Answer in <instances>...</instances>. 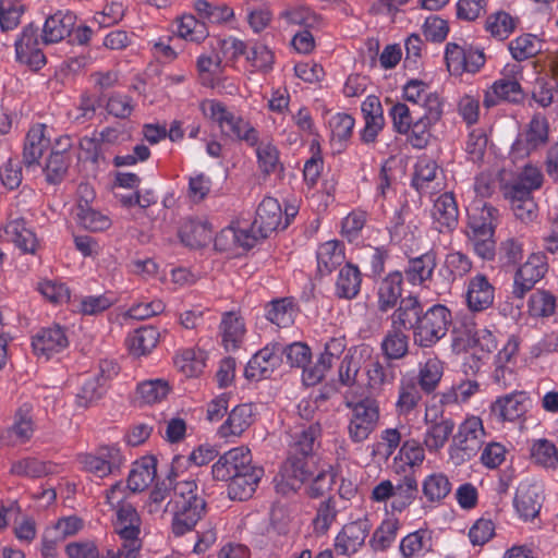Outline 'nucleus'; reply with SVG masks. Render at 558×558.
<instances>
[{
    "label": "nucleus",
    "instance_id": "cd10ccee",
    "mask_svg": "<svg viewBox=\"0 0 558 558\" xmlns=\"http://www.w3.org/2000/svg\"><path fill=\"white\" fill-rule=\"evenodd\" d=\"M344 260V245L340 241L330 240L319 245L317 250V270L322 276L331 274Z\"/></svg>",
    "mask_w": 558,
    "mask_h": 558
},
{
    "label": "nucleus",
    "instance_id": "6e6d98bb",
    "mask_svg": "<svg viewBox=\"0 0 558 558\" xmlns=\"http://www.w3.org/2000/svg\"><path fill=\"white\" fill-rule=\"evenodd\" d=\"M532 95L542 107L550 106L558 100V78L553 74L537 78Z\"/></svg>",
    "mask_w": 558,
    "mask_h": 558
},
{
    "label": "nucleus",
    "instance_id": "8fccbe9b",
    "mask_svg": "<svg viewBox=\"0 0 558 558\" xmlns=\"http://www.w3.org/2000/svg\"><path fill=\"white\" fill-rule=\"evenodd\" d=\"M452 485L444 473H433L422 483V492L429 502H440L451 492Z\"/></svg>",
    "mask_w": 558,
    "mask_h": 558
},
{
    "label": "nucleus",
    "instance_id": "4d7b16f0",
    "mask_svg": "<svg viewBox=\"0 0 558 558\" xmlns=\"http://www.w3.org/2000/svg\"><path fill=\"white\" fill-rule=\"evenodd\" d=\"M542 50V43L537 36L524 34L509 44V51L513 59L523 61L536 56Z\"/></svg>",
    "mask_w": 558,
    "mask_h": 558
},
{
    "label": "nucleus",
    "instance_id": "37998d69",
    "mask_svg": "<svg viewBox=\"0 0 558 558\" xmlns=\"http://www.w3.org/2000/svg\"><path fill=\"white\" fill-rule=\"evenodd\" d=\"M338 513L339 510L336 499L328 498L320 501L316 507V514L312 520L313 532L315 535H326L331 525L336 522Z\"/></svg>",
    "mask_w": 558,
    "mask_h": 558
},
{
    "label": "nucleus",
    "instance_id": "2f4dec72",
    "mask_svg": "<svg viewBox=\"0 0 558 558\" xmlns=\"http://www.w3.org/2000/svg\"><path fill=\"white\" fill-rule=\"evenodd\" d=\"M436 265V256L432 252L410 259L405 269L408 281L412 284H424L432 279Z\"/></svg>",
    "mask_w": 558,
    "mask_h": 558
},
{
    "label": "nucleus",
    "instance_id": "6ab92c4d",
    "mask_svg": "<svg viewBox=\"0 0 558 558\" xmlns=\"http://www.w3.org/2000/svg\"><path fill=\"white\" fill-rule=\"evenodd\" d=\"M432 217L439 232H451L459 221V210L452 193L446 192L434 202Z\"/></svg>",
    "mask_w": 558,
    "mask_h": 558
},
{
    "label": "nucleus",
    "instance_id": "c9c22d12",
    "mask_svg": "<svg viewBox=\"0 0 558 558\" xmlns=\"http://www.w3.org/2000/svg\"><path fill=\"white\" fill-rule=\"evenodd\" d=\"M220 330L225 348L235 350L245 333L243 319L234 312H227L222 316Z\"/></svg>",
    "mask_w": 558,
    "mask_h": 558
},
{
    "label": "nucleus",
    "instance_id": "4468645a",
    "mask_svg": "<svg viewBox=\"0 0 558 558\" xmlns=\"http://www.w3.org/2000/svg\"><path fill=\"white\" fill-rule=\"evenodd\" d=\"M5 236L22 254L36 255L40 241L33 228L23 218L9 221L4 228Z\"/></svg>",
    "mask_w": 558,
    "mask_h": 558
},
{
    "label": "nucleus",
    "instance_id": "79ce46f5",
    "mask_svg": "<svg viewBox=\"0 0 558 558\" xmlns=\"http://www.w3.org/2000/svg\"><path fill=\"white\" fill-rule=\"evenodd\" d=\"M175 481V477L169 475L161 483L156 484L146 504L147 511L150 514L161 518L168 508H170L168 504L163 506V502L167 498L171 499L173 496V484Z\"/></svg>",
    "mask_w": 558,
    "mask_h": 558
},
{
    "label": "nucleus",
    "instance_id": "e433bc0d",
    "mask_svg": "<svg viewBox=\"0 0 558 558\" xmlns=\"http://www.w3.org/2000/svg\"><path fill=\"white\" fill-rule=\"evenodd\" d=\"M361 272L352 264H345L339 271L336 281V294L342 299H354L361 289Z\"/></svg>",
    "mask_w": 558,
    "mask_h": 558
},
{
    "label": "nucleus",
    "instance_id": "338daca9",
    "mask_svg": "<svg viewBox=\"0 0 558 558\" xmlns=\"http://www.w3.org/2000/svg\"><path fill=\"white\" fill-rule=\"evenodd\" d=\"M532 459L544 468H556L558 464V450L547 439L536 440L531 448Z\"/></svg>",
    "mask_w": 558,
    "mask_h": 558
},
{
    "label": "nucleus",
    "instance_id": "bb28decb",
    "mask_svg": "<svg viewBox=\"0 0 558 558\" xmlns=\"http://www.w3.org/2000/svg\"><path fill=\"white\" fill-rule=\"evenodd\" d=\"M498 221V210L492 205L474 206L469 211V231L470 234L487 235L494 233Z\"/></svg>",
    "mask_w": 558,
    "mask_h": 558
},
{
    "label": "nucleus",
    "instance_id": "3c124183",
    "mask_svg": "<svg viewBox=\"0 0 558 558\" xmlns=\"http://www.w3.org/2000/svg\"><path fill=\"white\" fill-rule=\"evenodd\" d=\"M252 147H255L258 166L263 172H275L280 167L279 150L271 138L257 136V144Z\"/></svg>",
    "mask_w": 558,
    "mask_h": 558
},
{
    "label": "nucleus",
    "instance_id": "6e6552de",
    "mask_svg": "<svg viewBox=\"0 0 558 558\" xmlns=\"http://www.w3.org/2000/svg\"><path fill=\"white\" fill-rule=\"evenodd\" d=\"M40 41L38 27L28 24L23 28L15 41L16 59L21 64L29 66L31 70H40L46 64V57L39 48Z\"/></svg>",
    "mask_w": 558,
    "mask_h": 558
},
{
    "label": "nucleus",
    "instance_id": "864d4df0",
    "mask_svg": "<svg viewBox=\"0 0 558 558\" xmlns=\"http://www.w3.org/2000/svg\"><path fill=\"white\" fill-rule=\"evenodd\" d=\"M432 532L420 529L410 533L401 541L400 551L404 557L409 558L421 553H428L432 550Z\"/></svg>",
    "mask_w": 558,
    "mask_h": 558
},
{
    "label": "nucleus",
    "instance_id": "39448f33",
    "mask_svg": "<svg viewBox=\"0 0 558 558\" xmlns=\"http://www.w3.org/2000/svg\"><path fill=\"white\" fill-rule=\"evenodd\" d=\"M114 527L117 533L124 541L123 547L119 550V555L125 558H133L141 547L138 539L141 533V518L131 504L123 505L117 510Z\"/></svg>",
    "mask_w": 558,
    "mask_h": 558
},
{
    "label": "nucleus",
    "instance_id": "49530a36",
    "mask_svg": "<svg viewBox=\"0 0 558 558\" xmlns=\"http://www.w3.org/2000/svg\"><path fill=\"white\" fill-rule=\"evenodd\" d=\"M56 472V465L51 462L40 461L36 458H24L11 465V473L17 476L39 478Z\"/></svg>",
    "mask_w": 558,
    "mask_h": 558
},
{
    "label": "nucleus",
    "instance_id": "4c0bfd02",
    "mask_svg": "<svg viewBox=\"0 0 558 558\" xmlns=\"http://www.w3.org/2000/svg\"><path fill=\"white\" fill-rule=\"evenodd\" d=\"M504 193L518 219L531 221L536 217L537 205L532 194H526V192L517 189H504Z\"/></svg>",
    "mask_w": 558,
    "mask_h": 558
},
{
    "label": "nucleus",
    "instance_id": "de8ad7c7",
    "mask_svg": "<svg viewBox=\"0 0 558 558\" xmlns=\"http://www.w3.org/2000/svg\"><path fill=\"white\" fill-rule=\"evenodd\" d=\"M159 340V332L155 327L147 326L135 330L129 338V349L134 355H145L150 352Z\"/></svg>",
    "mask_w": 558,
    "mask_h": 558
},
{
    "label": "nucleus",
    "instance_id": "f03ea898",
    "mask_svg": "<svg viewBox=\"0 0 558 558\" xmlns=\"http://www.w3.org/2000/svg\"><path fill=\"white\" fill-rule=\"evenodd\" d=\"M199 110L206 119L217 123L227 136L243 141L248 146L257 144V131L248 121L235 116L222 102L204 99L199 104Z\"/></svg>",
    "mask_w": 558,
    "mask_h": 558
},
{
    "label": "nucleus",
    "instance_id": "774afa93",
    "mask_svg": "<svg viewBox=\"0 0 558 558\" xmlns=\"http://www.w3.org/2000/svg\"><path fill=\"white\" fill-rule=\"evenodd\" d=\"M76 220L83 228L90 231H102L110 226V220L105 215L81 203L76 208Z\"/></svg>",
    "mask_w": 558,
    "mask_h": 558
},
{
    "label": "nucleus",
    "instance_id": "603ef678",
    "mask_svg": "<svg viewBox=\"0 0 558 558\" xmlns=\"http://www.w3.org/2000/svg\"><path fill=\"white\" fill-rule=\"evenodd\" d=\"M476 325L471 317L458 319L452 329V344L459 350H466L477 343Z\"/></svg>",
    "mask_w": 558,
    "mask_h": 558
},
{
    "label": "nucleus",
    "instance_id": "f704fd0d",
    "mask_svg": "<svg viewBox=\"0 0 558 558\" xmlns=\"http://www.w3.org/2000/svg\"><path fill=\"white\" fill-rule=\"evenodd\" d=\"M514 506L523 519L535 518L541 509L538 487L534 485L520 486L514 498Z\"/></svg>",
    "mask_w": 558,
    "mask_h": 558
},
{
    "label": "nucleus",
    "instance_id": "a19ab883",
    "mask_svg": "<svg viewBox=\"0 0 558 558\" xmlns=\"http://www.w3.org/2000/svg\"><path fill=\"white\" fill-rule=\"evenodd\" d=\"M521 98V87L518 82L510 80H500L494 83L492 88L485 93L483 104L490 108L498 100L517 102Z\"/></svg>",
    "mask_w": 558,
    "mask_h": 558
},
{
    "label": "nucleus",
    "instance_id": "a878e982",
    "mask_svg": "<svg viewBox=\"0 0 558 558\" xmlns=\"http://www.w3.org/2000/svg\"><path fill=\"white\" fill-rule=\"evenodd\" d=\"M263 469L250 466L247 472H242L228 480V495L231 499L245 500L250 498L263 476Z\"/></svg>",
    "mask_w": 558,
    "mask_h": 558
},
{
    "label": "nucleus",
    "instance_id": "a211bd4d",
    "mask_svg": "<svg viewBox=\"0 0 558 558\" xmlns=\"http://www.w3.org/2000/svg\"><path fill=\"white\" fill-rule=\"evenodd\" d=\"M485 436L482 420L477 416L468 417L460 426L453 440L457 447L468 457L477 452Z\"/></svg>",
    "mask_w": 558,
    "mask_h": 558
},
{
    "label": "nucleus",
    "instance_id": "a18cd8bd",
    "mask_svg": "<svg viewBox=\"0 0 558 558\" xmlns=\"http://www.w3.org/2000/svg\"><path fill=\"white\" fill-rule=\"evenodd\" d=\"M175 33L180 38L192 43H201L207 38L209 32L205 22L197 20L192 14H183L175 22Z\"/></svg>",
    "mask_w": 558,
    "mask_h": 558
},
{
    "label": "nucleus",
    "instance_id": "72a5a7b5",
    "mask_svg": "<svg viewBox=\"0 0 558 558\" xmlns=\"http://www.w3.org/2000/svg\"><path fill=\"white\" fill-rule=\"evenodd\" d=\"M181 241L192 248L206 246L213 238V231L206 221L189 220L180 230Z\"/></svg>",
    "mask_w": 558,
    "mask_h": 558
},
{
    "label": "nucleus",
    "instance_id": "423d86ee",
    "mask_svg": "<svg viewBox=\"0 0 558 558\" xmlns=\"http://www.w3.org/2000/svg\"><path fill=\"white\" fill-rule=\"evenodd\" d=\"M77 461L84 471L104 478L120 469L123 457L118 447L101 446L95 452L78 454Z\"/></svg>",
    "mask_w": 558,
    "mask_h": 558
},
{
    "label": "nucleus",
    "instance_id": "7ed1b4c3",
    "mask_svg": "<svg viewBox=\"0 0 558 558\" xmlns=\"http://www.w3.org/2000/svg\"><path fill=\"white\" fill-rule=\"evenodd\" d=\"M451 320V313L445 305L436 304L423 311L413 335L414 343L422 348L433 347L447 335Z\"/></svg>",
    "mask_w": 558,
    "mask_h": 558
},
{
    "label": "nucleus",
    "instance_id": "393cba45",
    "mask_svg": "<svg viewBox=\"0 0 558 558\" xmlns=\"http://www.w3.org/2000/svg\"><path fill=\"white\" fill-rule=\"evenodd\" d=\"M425 422L428 427L424 435L423 442L429 451H438L448 441L454 429V422L449 417L441 416L440 420H429V413L425 414Z\"/></svg>",
    "mask_w": 558,
    "mask_h": 558
},
{
    "label": "nucleus",
    "instance_id": "aec40b11",
    "mask_svg": "<svg viewBox=\"0 0 558 558\" xmlns=\"http://www.w3.org/2000/svg\"><path fill=\"white\" fill-rule=\"evenodd\" d=\"M76 16L66 11H58L48 16L43 26L41 43L56 44L69 36L75 26Z\"/></svg>",
    "mask_w": 558,
    "mask_h": 558
},
{
    "label": "nucleus",
    "instance_id": "9d476101",
    "mask_svg": "<svg viewBox=\"0 0 558 558\" xmlns=\"http://www.w3.org/2000/svg\"><path fill=\"white\" fill-rule=\"evenodd\" d=\"M548 141V122L545 117L535 114L526 129L520 133L512 145L518 157L530 155L533 150L546 145Z\"/></svg>",
    "mask_w": 558,
    "mask_h": 558
},
{
    "label": "nucleus",
    "instance_id": "20e7f679",
    "mask_svg": "<svg viewBox=\"0 0 558 558\" xmlns=\"http://www.w3.org/2000/svg\"><path fill=\"white\" fill-rule=\"evenodd\" d=\"M351 414L348 433L354 442H363L376 429L379 421V408L375 400L365 398L360 401H347Z\"/></svg>",
    "mask_w": 558,
    "mask_h": 558
},
{
    "label": "nucleus",
    "instance_id": "2eb2a0df",
    "mask_svg": "<svg viewBox=\"0 0 558 558\" xmlns=\"http://www.w3.org/2000/svg\"><path fill=\"white\" fill-rule=\"evenodd\" d=\"M530 397L524 391H514L497 398L490 405L492 414L499 421L513 422L525 414Z\"/></svg>",
    "mask_w": 558,
    "mask_h": 558
},
{
    "label": "nucleus",
    "instance_id": "052dcab7",
    "mask_svg": "<svg viewBox=\"0 0 558 558\" xmlns=\"http://www.w3.org/2000/svg\"><path fill=\"white\" fill-rule=\"evenodd\" d=\"M177 367L187 377L197 376L205 367V352L187 349L175 357Z\"/></svg>",
    "mask_w": 558,
    "mask_h": 558
},
{
    "label": "nucleus",
    "instance_id": "c03bdc74",
    "mask_svg": "<svg viewBox=\"0 0 558 558\" xmlns=\"http://www.w3.org/2000/svg\"><path fill=\"white\" fill-rule=\"evenodd\" d=\"M33 433L32 408L28 404H24L17 410L13 425L8 429V435L13 442L24 444L31 439Z\"/></svg>",
    "mask_w": 558,
    "mask_h": 558
},
{
    "label": "nucleus",
    "instance_id": "c85d7f7f",
    "mask_svg": "<svg viewBox=\"0 0 558 558\" xmlns=\"http://www.w3.org/2000/svg\"><path fill=\"white\" fill-rule=\"evenodd\" d=\"M254 421L253 405L248 403L236 405L229 413L228 420L220 426L221 437L240 436Z\"/></svg>",
    "mask_w": 558,
    "mask_h": 558
},
{
    "label": "nucleus",
    "instance_id": "58836bf2",
    "mask_svg": "<svg viewBox=\"0 0 558 558\" xmlns=\"http://www.w3.org/2000/svg\"><path fill=\"white\" fill-rule=\"evenodd\" d=\"M320 432L322 428L318 422L312 423L299 432H295L290 451L293 454L310 457L317 447V439L320 436Z\"/></svg>",
    "mask_w": 558,
    "mask_h": 558
},
{
    "label": "nucleus",
    "instance_id": "5fc2aeb1",
    "mask_svg": "<svg viewBox=\"0 0 558 558\" xmlns=\"http://www.w3.org/2000/svg\"><path fill=\"white\" fill-rule=\"evenodd\" d=\"M544 181V175L539 168L533 165H526L518 174L515 180L505 185V189H517L524 191L526 194H532L533 191L538 190Z\"/></svg>",
    "mask_w": 558,
    "mask_h": 558
},
{
    "label": "nucleus",
    "instance_id": "473e14b6",
    "mask_svg": "<svg viewBox=\"0 0 558 558\" xmlns=\"http://www.w3.org/2000/svg\"><path fill=\"white\" fill-rule=\"evenodd\" d=\"M367 385L373 390L392 385L397 378V366L390 361L373 360L366 365Z\"/></svg>",
    "mask_w": 558,
    "mask_h": 558
},
{
    "label": "nucleus",
    "instance_id": "ddd939ff",
    "mask_svg": "<svg viewBox=\"0 0 558 558\" xmlns=\"http://www.w3.org/2000/svg\"><path fill=\"white\" fill-rule=\"evenodd\" d=\"M282 355V345H267L259 350L247 363L245 376L251 379H263L280 365Z\"/></svg>",
    "mask_w": 558,
    "mask_h": 558
},
{
    "label": "nucleus",
    "instance_id": "1a4fd4ad",
    "mask_svg": "<svg viewBox=\"0 0 558 558\" xmlns=\"http://www.w3.org/2000/svg\"><path fill=\"white\" fill-rule=\"evenodd\" d=\"M372 530L367 518H361L342 526L335 539L338 555L350 556L360 550Z\"/></svg>",
    "mask_w": 558,
    "mask_h": 558
},
{
    "label": "nucleus",
    "instance_id": "9b49d317",
    "mask_svg": "<svg viewBox=\"0 0 558 558\" xmlns=\"http://www.w3.org/2000/svg\"><path fill=\"white\" fill-rule=\"evenodd\" d=\"M252 466V454L248 448L238 447L229 450L213 465V476L218 481H228L233 476L247 472Z\"/></svg>",
    "mask_w": 558,
    "mask_h": 558
},
{
    "label": "nucleus",
    "instance_id": "13d9d810",
    "mask_svg": "<svg viewBox=\"0 0 558 558\" xmlns=\"http://www.w3.org/2000/svg\"><path fill=\"white\" fill-rule=\"evenodd\" d=\"M392 509L402 511L416 498L418 485L413 476H404L393 487Z\"/></svg>",
    "mask_w": 558,
    "mask_h": 558
},
{
    "label": "nucleus",
    "instance_id": "e2e57ef3",
    "mask_svg": "<svg viewBox=\"0 0 558 558\" xmlns=\"http://www.w3.org/2000/svg\"><path fill=\"white\" fill-rule=\"evenodd\" d=\"M442 376V363L437 357L428 359L420 368L418 383L422 390H435Z\"/></svg>",
    "mask_w": 558,
    "mask_h": 558
},
{
    "label": "nucleus",
    "instance_id": "09e8293b",
    "mask_svg": "<svg viewBox=\"0 0 558 558\" xmlns=\"http://www.w3.org/2000/svg\"><path fill=\"white\" fill-rule=\"evenodd\" d=\"M381 350L388 361L404 357L409 350V337L402 329L392 328L381 341Z\"/></svg>",
    "mask_w": 558,
    "mask_h": 558
},
{
    "label": "nucleus",
    "instance_id": "412c9836",
    "mask_svg": "<svg viewBox=\"0 0 558 558\" xmlns=\"http://www.w3.org/2000/svg\"><path fill=\"white\" fill-rule=\"evenodd\" d=\"M57 145H59L61 149H53L50 153L44 168L46 181L50 184H59L63 181L71 162V157L68 153V149L71 147L70 137L60 138Z\"/></svg>",
    "mask_w": 558,
    "mask_h": 558
},
{
    "label": "nucleus",
    "instance_id": "4be33fe9",
    "mask_svg": "<svg viewBox=\"0 0 558 558\" xmlns=\"http://www.w3.org/2000/svg\"><path fill=\"white\" fill-rule=\"evenodd\" d=\"M68 344L69 341L65 332L59 325L41 329L34 336L32 341L34 352L47 359L52 353H58L65 349Z\"/></svg>",
    "mask_w": 558,
    "mask_h": 558
},
{
    "label": "nucleus",
    "instance_id": "b1692460",
    "mask_svg": "<svg viewBox=\"0 0 558 558\" xmlns=\"http://www.w3.org/2000/svg\"><path fill=\"white\" fill-rule=\"evenodd\" d=\"M403 276L400 271L387 275L378 284L377 307L386 313L399 304L402 295Z\"/></svg>",
    "mask_w": 558,
    "mask_h": 558
},
{
    "label": "nucleus",
    "instance_id": "69168bd1",
    "mask_svg": "<svg viewBox=\"0 0 558 558\" xmlns=\"http://www.w3.org/2000/svg\"><path fill=\"white\" fill-rule=\"evenodd\" d=\"M295 316V310L292 301L289 299H282L271 303L267 311V318L278 327H289Z\"/></svg>",
    "mask_w": 558,
    "mask_h": 558
},
{
    "label": "nucleus",
    "instance_id": "f257e3e1",
    "mask_svg": "<svg viewBox=\"0 0 558 558\" xmlns=\"http://www.w3.org/2000/svg\"><path fill=\"white\" fill-rule=\"evenodd\" d=\"M202 489L193 480L175 481L173 496L168 501L172 513L171 531L177 537L183 536L196 526L206 512Z\"/></svg>",
    "mask_w": 558,
    "mask_h": 558
},
{
    "label": "nucleus",
    "instance_id": "ea45409f",
    "mask_svg": "<svg viewBox=\"0 0 558 558\" xmlns=\"http://www.w3.org/2000/svg\"><path fill=\"white\" fill-rule=\"evenodd\" d=\"M193 8L202 22L210 24H223L234 16L233 9L221 3L215 4L207 0H194Z\"/></svg>",
    "mask_w": 558,
    "mask_h": 558
},
{
    "label": "nucleus",
    "instance_id": "0eeeda50",
    "mask_svg": "<svg viewBox=\"0 0 558 558\" xmlns=\"http://www.w3.org/2000/svg\"><path fill=\"white\" fill-rule=\"evenodd\" d=\"M307 458L293 454L290 451V456L281 469L280 481L277 483L278 492L282 494L296 492L304 482L311 480L313 476L312 463Z\"/></svg>",
    "mask_w": 558,
    "mask_h": 558
},
{
    "label": "nucleus",
    "instance_id": "680f3d73",
    "mask_svg": "<svg viewBox=\"0 0 558 558\" xmlns=\"http://www.w3.org/2000/svg\"><path fill=\"white\" fill-rule=\"evenodd\" d=\"M421 400V392L413 379L402 380L396 403L397 412L401 415L410 413Z\"/></svg>",
    "mask_w": 558,
    "mask_h": 558
},
{
    "label": "nucleus",
    "instance_id": "0e129e2a",
    "mask_svg": "<svg viewBox=\"0 0 558 558\" xmlns=\"http://www.w3.org/2000/svg\"><path fill=\"white\" fill-rule=\"evenodd\" d=\"M400 523L397 519H387L375 530L369 543L375 550H385L397 537Z\"/></svg>",
    "mask_w": 558,
    "mask_h": 558
},
{
    "label": "nucleus",
    "instance_id": "dca6fc26",
    "mask_svg": "<svg viewBox=\"0 0 558 558\" xmlns=\"http://www.w3.org/2000/svg\"><path fill=\"white\" fill-rule=\"evenodd\" d=\"M495 299V288L483 274L472 277L466 284L465 300L472 312H483L489 308Z\"/></svg>",
    "mask_w": 558,
    "mask_h": 558
},
{
    "label": "nucleus",
    "instance_id": "c756f323",
    "mask_svg": "<svg viewBox=\"0 0 558 558\" xmlns=\"http://www.w3.org/2000/svg\"><path fill=\"white\" fill-rule=\"evenodd\" d=\"M45 125L36 124L29 129L23 150V162L26 167L38 163L44 151L49 147L50 141L45 135Z\"/></svg>",
    "mask_w": 558,
    "mask_h": 558
},
{
    "label": "nucleus",
    "instance_id": "f8f14e48",
    "mask_svg": "<svg viewBox=\"0 0 558 558\" xmlns=\"http://www.w3.org/2000/svg\"><path fill=\"white\" fill-rule=\"evenodd\" d=\"M546 272L545 257L539 254L531 255L515 272L512 294L522 299Z\"/></svg>",
    "mask_w": 558,
    "mask_h": 558
},
{
    "label": "nucleus",
    "instance_id": "5701e85b",
    "mask_svg": "<svg viewBox=\"0 0 558 558\" xmlns=\"http://www.w3.org/2000/svg\"><path fill=\"white\" fill-rule=\"evenodd\" d=\"M423 314V306L414 295H408L400 300L398 307L390 316L391 327L398 329H412L415 331L416 325Z\"/></svg>",
    "mask_w": 558,
    "mask_h": 558
},
{
    "label": "nucleus",
    "instance_id": "f3484780",
    "mask_svg": "<svg viewBox=\"0 0 558 558\" xmlns=\"http://www.w3.org/2000/svg\"><path fill=\"white\" fill-rule=\"evenodd\" d=\"M282 211L280 204L272 197H266L258 205L252 229L267 238L281 226Z\"/></svg>",
    "mask_w": 558,
    "mask_h": 558
},
{
    "label": "nucleus",
    "instance_id": "bf43d9fd",
    "mask_svg": "<svg viewBox=\"0 0 558 558\" xmlns=\"http://www.w3.org/2000/svg\"><path fill=\"white\" fill-rule=\"evenodd\" d=\"M515 28L514 19L505 11L490 14L485 22V29L495 38L505 40Z\"/></svg>",
    "mask_w": 558,
    "mask_h": 558
},
{
    "label": "nucleus",
    "instance_id": "7c9ffc66",
    "mask_svg": "<svg viewBox=\"0 0 558 558\" xmlns=\"http://www.w3.org/2000/svg\"><path fill=\"white\" fill-rule=\"evenodd\" d=\"M156 476V460L153 457H144L133 464L128 477L126 488L130 493L144 490Z\"/></svg>",
    "mask_w": 558,
    "mask_h": 558
}]
</instances>
